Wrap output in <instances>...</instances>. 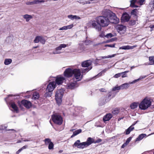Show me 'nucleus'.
<instances>
[{
    "label": "nucleus",
    "instance_id": "nucleus-1",
    "mask_svg": "<svg viewBox=\"0 0 154 154\" xmlns=\"http://www.w3.org/2000/svg\"><path fill=\"white\" fill-rule=\"evenodd\" d=\"M109 19L104 16H100L97 17L96 21L90 20L87 24V26L95 29L98 31L101 30V27L108 26L109 24Z\"/></svg>",
    "mask_w": 154,
    "mask_h": 154
},
{
    "label": "nucleus",
    "instance_id": "nucleus-2",
    "mask_svg": "<svg viewBox=\"0 0 154 154\" xmlns=\"http://www.w3.org/2000/svg\"><path fill=\"white\" fill-rule=\"evenodd\" d=\"M152 101L151 99L148 97H145L139 104V108L141 110H146L151 105Z\"/></svg>",
    "mask_w": 154,
    "mask_h": 154
},
{
    "label": "nucleus",
    "instance_id": "nucleus-3",
    "mask_svg": "<svg viewBox=\"0 0 154 154\" xmlns=\"http://www.w3.org/2000/svg\"><path fill=\"white\" fill-rule=\"evenodd\" d=\"M65 90L63 88L58 89L55 92V99L57 103L59 105L62 101V99L64 94Z\"/></svg>",
    "mask_w": 154,
    "mask_h": 154
},
{
    "label": "nucleus",
    "instance_id": "nucleus-4",
    "mask_svg": "<svg viewBox=\"0 0 154 154\" xmlns=\"http://www.w3.org/2000/svg\"><path fill=\"white\" fill-rule=\"evenodd\" d=\"M52 118L53 122L55 124L60 125L62 123L63 119L62 117L59 115L57 114H54L52 116Z\"/></svg>",
    "mask_w": 154,
    "mask_h": 154
},
{
    "label": "nucleus",
    "instance_id": "nucleus-5",
    "mask_svg": "<svg viewBox=\"0 0 154 154\" xmlns=\"http://www.w3.org/2000/svg\"><path fill=\"white\" fill-rule=\"evenodd\" d=\"M73 75H74V80L76 81H81L82 78V75H81L79 69H74Z\"/></svg>",
    "mask_w": 154,
    "mask_h": 154
},
{
    "label": "nucleus",
    "instance_id": "nucleus-6",
    "mask_svg": "<svg viewBox=\"0 0 154 154\" xmlns=\"http://www.w3.org/2000/svg\"><path fill=\"white\" fill-rule=\"evenodd\" d=\"M117 32L121 35L125 33L126 30V26L122 25H118L116 27Z\"/></svg>",
    "mask_w": 154,
    "mask_h": 154
},
{
    "label": "nucleus",
    "instance_id": "nucleus-7",
    "mask_svg": "<svg viewBox=\"0 0 154 154\" xmlns=\"http://www.w3.org/2000/svg\"><path fill=\"white\" fill-rule=\"evenodd\" d=\"M110 22L114 24H117L119 22V19L118 18L115 14L113 13L109 18Z\"/></svg>",
    "mask_w": 154,
    "mask_h": 154
},
{
    "label": "nucleus",
    "instance_id": "nucleus-8",
    "mask_svg": "<svg viewBox=\"0 0 154 154\" xmlns=\"http://www.w3.org/2000/svg\"><path fill=\"white\" fill-rule=\"evenodd\" d=\"M74 69H72L70 68L66 69L64 72V75L66 77H69L73 75Z\"/></svg>",
    "mask_w": 154,
    "mask_h": 154
},
{
    "label": "nucleus",
    "instance_id": "nucleus-9",
    "mask_svg": "<svg viewBox=\"0 0 154 154\" xmlns=\"http://www.w3.org/2000/svg\"><path fill=\"white\" fill-rule=\"evenodd\" d=\"M73 147H76L79 149H83L85 147L84 142L80 143L79 140H78L75 142L73 145Z\"/></svg>",
    "mask_w": 154,
    "mask_h": 154
},
{
    "label": "nucleus",
    "instance_id": "nucleus-10",
    "mask_svg": "<svg viewBox=\"0 0 154 154\" xmlns=\"http://www.w3.org/2000/svg\"><path fill=\"white\" fill-rule=\"evenodd\" d=\"M56 87V85L54 81H53L49 82L47 86L46 89V91H53L54 89Z\"/></svg>",
    "mask_w": 154,
    "mask_h": 154
},
{
    "label": "nucleus",
    "instance_id": "nucleus-11",
    "mask_svg": "<svg viewBox=\"0 0 154 154\" xmlns=\"http://www.w3.org/2000/svg\"><path fill=\"white\" fill-rule=\"evenodd\" d=\"M55 78V82L56 85H61L65 79L64 77L60 76H57Z\"/></svg>",
    "mask_w": 154,
    "mask_h": 154
},
{
    "label": "nucleus",
    "instance_id": "nucleus-12",
    "mask_svg": "<svg viewBox=\"0 0 154 154\" xmlns=\"http://www.w3.org/2000/svg\"><path fill=\"white\" fill-rule=\"evenodd\" d=\"M113 13L110 10L104 9L102 11V14L103 16H104L105 17H106L109 18Z\"/></svg>",
    "mask_w": 154,
    "mask_h": 154
},
{
    "label": "nucleus",
    "instance_id": "nucleus-13",
    "mask_svg": "<svg viewBox=\"0 0 154 154\" xmlns=\"http://www.w3.org/2000/svg\"><path fill=\"white\" fill-rule=\"evenodd\" d=\"M34 42L35 43H38L40 42L41 43L44 44L45 43V40L43 37L39 36L35 37Z\"/></svg>",
    "mask_w": 154,
    "mask_h": 154
},
{
    "label": "nucleus",
    "instance_id": "nucleus-14",
    "mask_svg": "<svg viewBox=\"0 0 154 154\" xmlns=\"http://www.w3.org/2000/svg\"><path fill=\"white\" fill-rule=\"evenodd\" d=\"M130 18V17L127 13H125L123 14L121 17V20L122 22L128 21Z\"/></svg>",
    "mask_w": 154,
    "mask_h": 154
},
{
    "label": "nucleus",
    "instance_id": "nucleus-15",
    "mask_svg": "<svg viewBox=\"0 0 154 154\" xmlns=\"http://www.w3.org/2000/svg\"><path fill=\"white\" fill-rule=\"evenodd\" d=\"M21 103L27 109L30 108L32 106V104L31 102L26 100H22Z\"/></svg>",
    "mask_w": 154,
    "mask_h": 154
},
{
    "label": "nucleus",
    "instance_id": "nucleus-16",
    "mask_svg": "<svg viewBox=\"0 0 154 154\" xmlns=\"http://www.w3.org/2000/svg\"><path fill=\"white\" fill-rule=\"evenodd\" d=\"M76 81L73 82H70L68 84L66 85V88L67 89H73L76 87L77 83Z\"/></svg>",
    "mask_w": 154,
    "mask_h": 154
},
{
    "label": "nucleus",
    "instance_id": "nucleus-17",
    "mask_svg": "<svg viewBox=\"0 0 154 154\" xmlns=\"http://www.w3.org/2000/svg\"><path fill=\"white\" fill-rule=\"evenodd\" d=\"M104 98L103 97H102L100 98V101H99V104L100 105L103 106V105H104L106 103L109 101L111 99V98H108L106 96L105 97V100H104L105 101H103V103H102V101L103 100H104Z\"/></svg>",
    "mask_w": 154,
    "mask_h": 154
},
{
    "label": "nucleus",
    "instance_id": "nucleus-18",
    "mask_svg": "<svg viewBox=\"0 0 154 154\" xmlns=\"http://www.w3.org/2000/svg\"><path fill=\"white\" fill-rule=\"evenodd\" d=\"M91 64V62L90 60H87L82 62V66L83 67H88Z\"/></svg>",
    "mask_w": 154,
    "mask_h": 154
},
{
    "label": "nucleus",
    "instance_id": "nucleus-19",
    "mask_svg": "<svg viewBox=\"0 0 154 154\" xmlns=\"http://www.w3.org/2000/svg\"><path fill=\"white\" fill-rule=\"evenodd\" d=\"M136 47V45H133V46H130L129 45L123 46L119 48V49L122 50H129L132 49Z\"/></svg>",
    "mask_w": 154,
    "mask_h": 154
},
{
    "label": "nucleus",
    "instance_id": "nucleus-20",
    "mask_svg": "<svg viewBox=\"0 0 154 154\" xmlns=\"http://www.w3.org/2000/svg\"><path fill=\"white\" fill-rule=\"evenodd\" d=\"M112 115L110 113H108L103 118V120L104 122L109 120L112 117Z\"/></svg>",
    "mask_w": 154,
    "mask_h": 154
},
{
    "label": "nucleus",
    "instance_id": "nucleus-21",
    "mask_svg": "<svg viewBox=\"0 0 154 154\" xmlns=\"http://www.w3.org/2000/svg\"><path fill=\"white\" fill-rule=\"evenodd\" d=\"M92 140V138L91 137H88L87 139V140L86 142H84L85 147L88 146L93 143Z\"/></svg>",
    "mask_w": 154,
    "mask_h": 154
},
{
    "label": "nucleus",
    "instance_id": "nucleus-22",
    "mask_svg": "<svg viewBox=\"0 0 154 154\" xmlns=\"http://www.w3.org/2000/svg\"><path fill=\"white\" fill-rule=\"evenodd\" d=\"M135 124H133L132 125L128 128L127 129L125 130V133L126 134L128 135L129 134L130 132L133 130V129H134V127H133V126Z\"/></svg>",
    "mask_w": 154,
    "mask_h": 154
},
{
    "label": "nucleus",
    "instance_id": "nucleus-23",
    "mask_svg": "<svg viewBox=\"0 0 154 154\" xmlns=\"http://www.w3.org/2000/svg\"><path fill=\"white\" fill-rule=\"evenodd\" d=\"M73 26V24H71L70 25H68L67 26H64L59 29V30H66L68 29H70L72 28Z\"/></svg>",
    "mask_w": 154,
    "mask_h": 154
},
{
    "label": "nucleus",
    "instance_id": "nucleus-24",
    "mask_svg": "<svg viewBox=\"0 0 154 154\" xmlns=\"http://www.w3.org/2000/svg\"><path fill=\"white\" fill-rule=\"evenodd\" d=\"M68 18L72 20H79L81 19L80 17L77 15H69L68 16Z\"/></svg>",
    "mask_w": 154,
    "mask_h": 154
},
{
    "label": "nucleus",
    "instance_id": "nucleus-25",
    "mask_svg": "<svg viewBox=\"0 0 154 154\" xmlns=\"http://www.w3.org/2000/svg\"><path fill=\"white\" fill-rule=\"evenodd\" d=\"M130 6L133 8H137L138 7L137 4L136 0H131L130 1Z\"/></svg>",
    "mask_w": 154,
    "mask_h": 154
},
{
    "label": "nucleus",
    "instance_id": "nucleus-26",
    "mask_svg": "<svg viewBox=\"0 0 154 154\" xmlns=\"http://www.w3.org/2000/svg\"><path fill=\"white\" fill-rule=\"evenodd\" d=\"M23 18L25 19L26 22H28L32 18V16L30 15L25 14L23 16Z\"/></svg>",
    "mask_w": 154,
    "mask_h": 154
},
{
    "label": "nucleus",
    "instance_id": "nucleus-27",
    "mask_svg": "<svg viewBox=\"0 0 154 154\" xmlns=\"http://www.w3.org/2000/svg\"><path fill=\"white\" fill-rule=\"evenodd\" d=\"M139 104L138 103L134 102L131 104L130 107L131 109H134L137 108L138 105L139 106Z\"/></svg>",
    "mask_w": 154,
    "mask_h": 154
},
{
    "label": "nucleus",
    "instance_id": "nucleus-28",
    "mask_svg": "<svg viewBox=\"0 0 154 154\" xmlns=\"http://www.w3.org/2000/svg\"><path fill=\"white\" fill-rule=\"evenodd\" d=\"M11 106L14 109V111L17 113L18 112V107L14 103H11Z\"/></svg>",
    "mask_w": 154,
    "mask_h": 154
},
{
    "label": "nucleus",
    "instance_id": "nucleus-29",
    "mask_svg": "<svg viewBox=\"0 0 154 154\" xmlns=\"http://www.w3.org/2000/svg\"><path fill=\"white\" fill-rule=\"evenodd\" d=\"M82 131V130L81 129H79L73 132L72 135L71 136V137L72 138L74 136L77 135L79 133H81Z\"/></svg>",
    "mask_w": 154,
    "mask_h": 154
},
{
    "label": "nucleus",
    "instance_id": "nucleus-30",
    "mask_svg": "<svg viewBox=\"0 0 154 154\" xmlns=\"http://www.w3.org/2000/svg\"><path fill=\"white\" fill-rule=\"evenodd\" d=\"M146 136V135L145 134H141L140 135L138 136V137L136 138L135 141H138L141 140Z\"/></svg>",
    "mask_w": 154,
    "mask_h": 154
},
{
    "label": "nucleus",
    "instance_id": "nucleus-31",
    "mask_svg": "<svg viewBox=\"0 0 154 154\" xmlns=\"http://www.w3.org/2000/svg\"><path fill=\"white\" fill-rule=\"evenodd\" d=\"M67 46V45L65 44H61L59 46L56 48L55 49L57 50L60 51L62 48H64Z\"/></svg>",
    "mask_w": 154,
    "mask_h": 154
},
{
    "label": "nucleus",
    "instance_id": "nucleus-32",
    "mask_svg": "<svg viewBox=\"0 0 154 154\" xmlns=\"http://www.w3.org/2000/svg\"><path fill=\"white\" fill-rule=\"evenodd\" d=\"M120 86L121 89L127 88L129 86V84L128 83L123 84Z\"/></svg>",
    "mask_w": 154,
    "mask_h": 154
},
{
    "label": "nucleus",
    "instance_id": "nucleus-33",
    "mask_svg": "<svg viewBox=\"0 0 154 154\" xmlns=\"http://www.w3.org/2000/svg\"><path fill=\"white\" fill-rule=\"evenodd\" d=\"M39 97V94L38 92H34L33 94L32 99L34 100H36Z\"/></svg>",
    "mask_w": 154,
    "mask_h": 154
},
{
    "label": "nucleus",
    "instance_id": "nucleus-34",
    "mask_svg": "<svg viewBox=\"0 0 154 154\" xmlns=\"http://www.w3.org/2000/svg\"><path fill=\"white\" fill-rule=\"evenodd\" d=\"M97 0H90V1H85V2H80V3H82L83 4H90L91 3H94L97 2Z\"/></svg>",
    "mask_w": 154,
    "mask_h": 154
},
{
    "label": "nucleus",
    "instance_id": "nucleus-35",
    "mask_svg": "<svg viewBox=\"0 0 154 154\" xmlns=\"http://www.w3.org/2000/svg\"><path fill=\"white\" fill-rule=\"evenodd\" d=\"M12 62V60L11 59H6L5 60L4 63L5 65H8L11 64Z\"/></svg>",
    "mask_w": 154,
    "mask_h": 154
},
{
    "label": "nucleus",
    "instance_id": "nucleus-36",
    "mask_svg": "<svg viewBox=\"0 0 154 154\" xmlns=\"http://www.w3.org/2000/svg\"><path fill=\"white\" fill-rule=\"evenodd\" d=\"M146 77V75H145V76H140L138 79L134 80L132 82L130 83V84L134 83L135 82H138V81H139L142 79L145 78Z\"/></svg>",
    "mask_w": 154,
    "mask_h": 154
},
{
    "label": "nucleus",
    "instance_id": "nucleus-37",
    "mask_svg": "<svg viewBox=\"0 0 154 154\" xmlns=\"http://www.w3.org/2000/svg\"><path fill=\"white\" fill-rule=\"evenodd\" d=\"M79 52H81L85 50L84 46L82 44H80L78 47Z\"/></svg>",
    "mask_w": 154,
    "mask_h": 154
},
{
    "label": "nucleus",
    "instance_id": "nucleus-38",
    "mask_svg": "<svg viewBox=\"0 0 154 154\" xmlns=\"http://www.w3.org/2000/svg\"><path fill=\"white\" fill-rule=\"evenodd\" d=\"M137 20H131L129 22V24L130 26H133L136 24L137 23Z\"/></svg>",
    "mask_w": 154,
    "mask_h": 154
},
{
    "label": "nucleus",
    "instance_id": "nucleus-39",
    "mask_svg": "<svg viewBox=\"0 0 154 154\" xmlns=\"http://www.w3.org/2000/svg\"><path fill=\"white\" fill-rule=\"evenodd\" d=\"M149 60L151 65H154V56L149 57Z\"/></svg>",
    "mask_w": 154,
    "mask_h": 154
},
{
    "label": "nucleus",
    "instance_id": "nucleus-40",
    "mask_svg": "<svg viewBox=\"0 0 154 154\" xmlns=\"http://www.w3.org/2000/svg\"><path fill=\"white\" fill-rule=\"evenodd\" d=\"M44 141L45 143V144L46 145H47L49 144L51 142H52L51 141V140L49 138H46L45 139Z\"/></svg>",
    "mask_w": 154,
    "mask_h": 154
},
{
    "label": "nucleus",
    "instance_id": "nucleus-41",
    "mask_svg": "<svg viewBox=\"0 0 154 154\" xmlns=\"http://www.w3.org/2000/svg\"><path fill=\"white\" fill-rule=\"evenodd\" d=\"M92 68V67H89L85 69H82L81 71L82 73H84L85 72H88L89 70H91Z\"/></svg>",
    "mask_w": 154,
    "mask_h": 154
},
{
    "label": "nucleus",
    "instance_id": "nucleus-42",
    "mask_svg": "<svg viewBox=\"0 0 154 154\" xmlns=\"http://www.w3.org/2000/svg\"><path fill=\"white\" fill-rule=\"evenodd\" d=\"M52 92L51 91H46V93L45 94V97H51L52 94Z\"/></svg>",
    "mask_w": 154,
    "mask_h": 154
},
{
    "label": "nucleus",
    "instance_id": "nucleus-43",
    "mask_svg": "<svg viewBox=\"0 0 154 154\" xmlns=\"http://www.w3.org/2000/svg\"><path fill=\"white\" fill-rule=\"evenodd\" d=\"M27 147V145H25L19 149L16 152L17 154H19L23 149H26Z\"/></svg>",
    "mask_w": 154,
    "mask_h": 154
},
{
    "label": "nucleus",
    "instance_id": "nucleus-44",
    "mask_svg": "<svg viewBox=\"0 0 154 154\" xmlns=\"http://www.w3.org/2000/svg\"><path fill=\"white\" fill-rule=\"evenodd\" d=\"M129 71H126L124 72H122L121 73V75H122V78H124L127 77V75L126 74L127 73L129 72Z\"/></svg>",
    "mask_w": 154,
    "mask_h": 154
},
{
    "label": "nucleus",
    "instance_id": "nucleus-45",
    "mask_svg": "<svg viewBox=\"0 0 154 154\" xmlns=\"http://www.w3.org/2000/svg\"><path fill=\"white\" fill-rule=\"evenodd\" d=\"M138 11L136 9H135L133 10L131 12V14L132 15L136 16L137 14L138 13Z\"/></svg>",
    "mask_w": 154,
    "mask_h": 154
},
{
    "label": "nucleus",
    "instance_id": "nucleus-46",
    "mask_svg": "<svg viewBox=\"0 0 154 154\" xmlns=\"http://www.w3.org/2000/svg\"><path fill=\"white\" fill-rule=\"evenodd\" d=\"M54 144L53 142H51L48 144V148L49 150H53L54 149Z\"/></svg>",
    "mask_w": 154,
    "mask_h": 154
},
{
    "label": "nucleus",
    "instance_id": "nucleus-47",
    "mask_svg": "<svg viewBox=\"0 0 154 154\" xmlns=\"http://www.w3.org/2000/svg\"><path fill=\"white\" fill-rule=\"evenodd\" d=\"M115 55L116 54H113L111 55H109L106 56H102L101 57L102 58V59H106V58H112V57H114L115 56Z\"/></svg>",
    "mask_w": 154,
    "mask_h": 154
},
{
    "label": "nucleus",
    "instance_id": "nucleus-48",
    "mask_svg": "<svg viewBox=\"0 0 154 154\" xmlns=\"http://www.w3.org/2000/svg\"><path fill=\"white\" fill-rule=\"evenodd\" d=\"M145 0H136L137 4L140 5L143 4Z\"/></svg>",
    "mask_w": 154,
    "mask_h": 154
},
{
    "label": "nucleus",
    "instance_id": "nucleus-49",
    "mask_svg": "<svg viewBox=\"0 0 154 154\" xmlns=\"http://www.w3.org/2000/svg\"><path fill=\"white\" fill-rule=\"evenodd\" d=\"M34 2L35 4H38L41 2H44V1L43 0H34Z\"/></svg>",
    "mask_w": 154,
    "mask_h": 154
},
{
    "label": "nucleus",
    "instance_id": "nucleus-50",
    "mask_svg": "<svg viewBox=\"0 0 154 154\" xmlns=\"http://www.w3.org/2000/svg\"><path fill=\"white\" fill-rule=\"evenodd\" d=\"M121 89L120 86H115L112 88V90L113 91H116V90H119Z\"/></svg>",
    "mask_w": 154,
    "mask_h": 154
},
{
    "label": "nucleus",
    "instance_id": "nucleus-51",
    "mask_svg": "<svg viewBox=\"0 0 154 154\" xmlns=\"http://www.w3.org/2000/svg\"><path fill=\"white\" fill-rule=\"evenodd\" d=\"M61 52H60L59 50H56L55 49V50H54L52 52V54H60L61 53Z\"/></svg>",
    "mask_w": 154,
    "mask_h": 154
},
{
    "label": "nucleus",
    "instance_id": "nucleus-52",
    "mask_svg": "<svg viewBox=\"0 0 154 154\" xmlns=\"http://www.w3.org/2000/svg\"><path fill=\"white\" fill-rule=\"evenodd\" d=\"M26 4L27 5H33L35 4L34 1H32V2H27L26 3Z\"/></svg>",
    "mask_w": 154,
    "mask_h": 154
},
{
    "label": "nucleus",
    "instance_id": "nucleus-53",
    "mask_svg": "<svg viewBox=\"0 0 154 154\" xmlns=\"http://www.w3.org/2000/svg\"><path fill=\"white\" fill-rule=\"evenodd\" d=\"M119 111L118 109H114L112 111V113L114 115H116L119 113Z\"/></svg>",
    "mask_w": 154,
    "mask_h": 154
},
{
    "label": "nucleus",
    "instance_id": "nucleus-54",
    "mask_svg": "<svg viewBox=\"0 0 154 154\" xmlns=\"http://www.w3.org/2000/svg\"><path fill=\"white\" fill-rule=\"evenodd\" d=\"M113 35L111 33H109L107 34L105 36V37L107 38H111L113 37Z\"/></svg>",
    "mask_w": 154,
    "mask_h": 154
},
{
    "label": "nucleus",
    "instance_id": "nucleus-55",
    "mask_svg": "<svg viewBox=\"0 0 154 154\" xmlns=\"http://www.w3.org/2000/svg\"><path fill=\"white\" fill-rule=\"evenodd\" d=\"M131 139L132 137H129L127 139L125 143L128 145V144L131 141Z\"/></svg>",
    "mask_w": 154,
    "mask_h": 154
},
{
    "label": "nucleus",
    "instance_id": "nucleus-56",
    "mask_svg": "<svg viewBox=\"0 0 154 154\" xmlns=\"http://www.w3.org/2000/svg\"><path fill=\"white\" fill-rule=\"evenodd\" d=\"M121 73H118L117 74H115L114 76V77L115 78H118L120 77L121 76Z\"/></svg>",
    "mask_w": 154,
    "mask_h": 154
},
{
    "label": "nucleus",
    "instance_id": "nucleus-57",
    "mask_svg": "<svg viewBox=\"0 0 154 154\" xmlns=\"http://www.w3.org/2000/svg\"><path fill=\"white\" fill-rule=\"evenodd\" d=\"M91 42L90 40H86L85 41V44L86 45H89Z\"/></svg>",
    "mask_w": 154,
    "mask_h": 154
},
{
    "label": "nucleus",
    "instance_id": "nucleus-58",
    "mask_svg": "<svg viewBox=\"0 0 154 154\" xmlns=\"http://www.w3.org/2000/svg\"><path fill=\"white\" fill-rule=\"evenodd\" d=\"M111 96H112V98L115 96V95H112V92H109L108 96L107 97L108 98H109V97H111Z\"/></svg>",
    "mask_w": 154,
    "mask_h": 154
},
{
    "label": "nucleus",
    "instance_id": "nucleus-59",
    "mask_svg": "<svg viewBox=\"0 0 154 154\" xmlns=\"http://www.w3.org/2000/svg\"><path fill=\"white\" fill-rule=\"evenodd\" d=\"M115 46V44H113L112 45H105V47H109L112 48L114 47Z\"/></svg>",
    "mask_w": 154,
    "mask_h": 154
},
{
    "label": "nucleus",
    "instance_id": "nucleus-60",
    "mask_svg": "<svg viewBox=\"0 0 154 154\" xmlns=\"http://www.w3.org/2000/svg\"><path fill=\"white\" fill-rule=\"evenodd\" d=\"M103 72H101L99 74H98L97 75L94 77H99L102 75L103 73Z\"/></svg>",
    "mask_w": 154,
    "mask_h": 154
},
{
    "label": "nucleus",
    "instance_id": "nucleus-61",
    "mask_svg": "<svg viewBox=\"0 0 154 154\" xmlns=\"http://www.w3.org/2000/svg\"><path fill=\"white\" fill-rule=\"evenodd\" d=\"M101 57H98V58H97L95 60V62H97V61L98 60H101V59H102V58H101Z\"/></svg>",
    "mask_w": 154,
    "mask_h": 154
},
{
    "label": "nucleus",
    "instance_id": "nucleus-62",
    "mask_svg": "<svg viewBox=\"0 0 154 154\" xmlns=\"http://www.w3.org/2000/svg\"><path fill=\"white\" fill-rule=\"evenodd\" d=\"M127 144H126L125 143L123 144L121 146L122 148H124L125 146H126Z\"/></svg>",
    "mask_w": 154,
    "mask_h": 154
},
{
    "label": "nucleus",
    "instance_id": "nucleus-63",
    "mask_svg": "<svg viewBox=\"0 0 154 154\" xmlns=\"http://www.w3.org/2000/svg\"><path fill=\"white\" fill-rule=\"evenodd\" d=\"M30 140V138H29L28 139H25L24 140L22 139V141L26 142V141H29Z\"/></svg>",
    "mask_w": 154,
    "mask_h": 154
},
{
    "label": "nucleus",
    "instance_id": "nucleus-64",
    "mask_svg": "<svg viewBox=\"0 0 154 154\" xmlns=\"http://www.w3.org/2000/svg\"><path fill=\"white\" fill-rule=\"evenodd\" d=\"M102 140L101 139H98L96 141V143H99L101 142Z\"/></svg>",
    "mask_w": 154,
    "mask_h": 154
}]
</instances>
